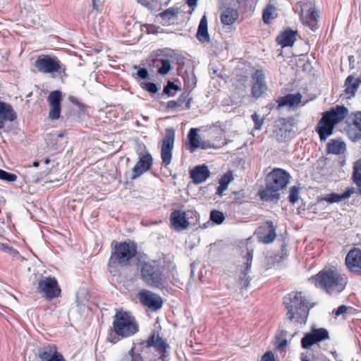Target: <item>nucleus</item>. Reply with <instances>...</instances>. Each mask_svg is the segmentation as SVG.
Instances as JSON below:
<instances>
[{
	"instance_id": "obj_60",
	"label": "nucleus",
	"mask_w": 361,
	"mask_h": 361,
	"mask_svg": "<svg viewBox=\"0 0 361 361\" xmlns=\"http://www.w3.org/2000/svg\"><path fill=\"white\" fill-rule=\"evenodd\" d=\"M34 166H38V163L37 162H34Z\"/></svg>"
},
{
	"instance_id": "obj_28",
	"label": "nucleus",
	"mask_w": 361,
	"mask_h": 361,
	"mask_svg": "<svg viewBox=\"0 0 361 361\" xmlns=\"http://www.w3.org/2000/svg\"><path fill=\"white\" fill-rule=\"evenodd\" d=\"M361 84V77L355 78L353 75H348L345 81V92L348 97H354Z\"/></svg>"
},
{
	"instance_id": "obj_15",
	"label": "nucleus",
	"mask_w": 361,
	"mask_h": 361,
	"mask_svg": "<svg viewBox=\"0 0 361 361\" xmlns=\"http://www.w3.org/2000/svg\"><path fill=\"white\" fill-rule=\"evenodd\" d=\"M62 99V92L59 90L52 91L48 96L47 102L49 104V118L50 119L56 120L59 118Z\"/></svg>"
},
{
	"instance_id": "obj_56",
	"label": "nucleus",
	"mask_w": 361,
	"mask_h": 361,
	"mask_svg": "<svg viewBox=\"0 0 361 361\" xmlns=\"http://www.w3.org/2000/svg\"><path fill=\"white\" fill-rule=\"evenodd\" d=\"M137 1L144 6H147L149 4L147 0H137Z\"/></svg>"
},
{
	"instance_id": "obj_22",
	"label": "nucleus",
	"mask_w": 361,
	"mask_h": 361,
	"mask_svg": "<svg viewBox=\"0 0 361 361\" xmlns=\"http://www.w3.org/2000/svg\"><path fill=\"white\" fill-rule=\"evenodd\" d=\"M17 118L12 106L0 100V130L4 128L6 122H13Z\"/></svg>"
},
{
	"instance_id": "obj_49",
	"label": "nucleus",
	"mask_w": 361,
	"mask_h": 361,
	"mask_svg": "<svg viewBox=\"0 0 361 361\" xmlns=\"http://www.w3.org/2000/svg\"><path fill=\"white\" fill-rule=\"evenodd\" d=\"M178 90V87L176 85H175L173 82H172L171 81H169L166 86L164 87L163 92L166 94L171 96V95H172L171 94V90Z\"/></svg>"
},
{
	"instance_id": "obj_1",
	"label": "nucleus",
	"mask_w": 361,
	"mask_h": 361,
	"mask_svg": "<svg viewBox=\"0 0 361 361\" xmlns=\"http://www.w3.org/2000/svg\"><path fill=\"white\" fill-rule=\"evenodd\" d=\"M316 287L323 289L329 295H337L345 288L346 278L333 269L323 270L310 279Z\"/></svg>"
},
{
	"instance_id": "obj_36",
	"label": "nucleus",
	"mask_w": 361,
	"mask_h": 361,
	"mask_svg": "<svg viewBox=\"0 0 361 361\" xmlns=\"http://www.w3.org/2000/svg\"><path fill=\"white\" fill-rule=\"evenodd\" d=\"M237 12L231 8H228L224 11L221 16V21L224 25H230L233 24L237 19Z\"/></svg>"
},
{
	"instance_id": "obj_55",
	"label": "nucleus",
	"mask_w": 361,
	"mask_h": 361,
	"mask_svg": "<svg viewBox=\"0 0 361 361\" xmlns=\"http://www.w3.org/2000/svg\"><path fill=\"white\" fill-rule=\"evenodd\" d=\"M197 0H187V4L190 7L195 6L197 5Z\"/></svg>"
},
{
	"instance_id": "obj_32",
	"label": "nucleus",
	"mask_w": 361,
	"mask_h": 361,
	"mask_svg": "<svg viewBox=\"0 0 361 361\" xmlns=\"http://www.w3.org/2000/svg\"><path fill=\"white\" fill-rule=\"evenodd\" d=\"M266 224L267 226L268 233L262 236H259V240L264 243V244H269L275 240L276 237V228L271 221H267Z\"/></svg>"
},
{
	"instance_id": "obj_29",
	"label": "nucleus",
	"mask_w": 361,
	"mask_h": 361,
	"mask_svg": "<svg viewBox=\"0 0 361 361\" xmlns=\"http://www.w3.org/2000/svg\"><path fill=\"white\" fill-rule=\"evenodd\" d=\"M140 343L134 344L123 361H144L142 354L146 353L145 348L139 349Z\"/></svg>"
},
{
	"instance_id": "obj_59",
	"label": "nucleus",
	"mask_w": 361,
	"mask_h": 361,
	"mask_svg": "<svg viewBox=\"0 0 361 361\" xmlns=\"http://www.w3.org/2000/svg\"><path fill=\"white\" fill-rule=\"evenodd\" d=\"M109 340H110V341H111V343H115L117 341H116L114 338H109Z\"/></svg>"
},
{
	"instance_id": "obj_42",
	"label": "nucleus",
	"mask_w": 361,
	"mask_h": 361,
	"mask_svg": "<svg viewBox=\"0 0 361 361\" xmlns=\"http://www.w3.org/2000/svg\"><path fill=\"white\" fill-rule=\"evenodd\" d=\"M210 219L216 224H221L224 222L225 216L223 212L213 210L210 213Z\"/></svg>"
},
{
	"instance_id": "obj_18",
	"label": "nucleus",
	"mask_w": 361,
	"mask_h": 361,
	"mask_svg": "<svg viewBox=\"0 0 361 361\" xmlns=\"http://www.w3.org/2000/svg\"><path fill=\"white\" fill-rule=\"evenodd\" d=\"M345 264L348 269L357 275H361V250L353 248L345 257Z\"/></svg>"
},
{
	"instance_id": "obj_17",
	"label": "nucleus",
	"mask_w": 361,
	"mask_h": 361,
	"mask_svg": "<svg viewBox=\"0 0 361 361\" xmlns=\"http://www.w3.org/2000/svg\"><path fill=\"white\" fill-rule=\"evenodd\" d=\"M151 347H154L157 352H163L164 350L169 348V345L159 334L154 332L147 341L140 343L139 349H140V348H145L147 350Z\"/></svg>"
},
{
	"instance_id": "obj_47",
	"label": "nucleus",
	"mask_w": 361,
	"mask_h": 361,
	"mask_svg": "<svg viewBox=\"0 0 361 361\" xmlns=\"http://www.w3.org/2000/svg\"><path fill=\"white\" fill-rule=\"evenodd\" d=\"M252 119L255 123V128L257 130L260 129L264 123V120L261 118L257 113L252 115Z\"/></svg>"
},
{
	"instance_id": "obj_6",
	"label": "nucleus",
	"mask_w": 361,
	"mask_h": 361,
	"mask_svg": "<svg viewBox=\"0 0 361 361\" xmlns=\"http://www.w3.org/2000/svg\"><path fill=\"white\" fill-rule=\"evenodd\" d=\"M115 334L122 338L134 335L138 331L135 319L127 312H116L113 322Z\"/></svg>"
},
{
	"instance_id": "obj_4",
	"label": "nucleus",
	"mask_w": 361,
	"mask_h": 361,
	"mask_svg": "<svg viewBox=\"0 0 361 361\" xmlns=\"http://www.w3.org/2000/svg\"><path fill=\"white\" fill-rule=\"evenodd\" d=\"M114 247L111 251L110 262L122 267L128 266L137 254V245L132 240L113 242Z\"/></svg>"
},
{
	"instance_id": "obj_11",
	"label": "nucleus",
	"mask_w": 361,
	"mask_h": 361,
	"mask_svg": "<svg viewBox=\"0 0 361 361\" xmlns=\"http://www.w3.org/2000/svg\"><path fill=\"white\" fill-rule=\"evenodd\" d=\"M329 338V332L326 329H313L307 333L301 340V345L305 349H309L314 344Z\"/></svg>"
},
{
	"instance_id": "obj_35",
	"label": "nucleus",
	"mask_w": 361,
	"mask_h": 361,
	"mask_svg": "<svg viewBox=\"0 0 361 361\" xmlns=\"http://www.w3.org/2000/svg\"><path fill=\"white\" fill-rule=\"evenodd\" d=\"M188 94H182L179 98L175 101V100H171L167 102V108L168 109H176L181 107L185 103V109L190 108V99L188 100L187 102L186 100L188 99Z\"/></svg>"
},
{
	"instance_id": "obj_2",
	"label": "nucleus",
	"mask_w": 361,
	"mask_h": 361,
	"mask_svg": "<svg viewBox=\"0 0 361 361\" xmlns=\"http://www.w3.org/2000/svg\"><path fill=\"white\" fill-rule=\"evenodd\" d=\"M290 178V174L285 170L274 169L267 176L265 189L259 191L260 198L265 201L278 200V191L286 187Z\"/></svg>"
},
{
	"instance_id": "obj_27",
	"label": "nucleus",
	"mask_w": 361,
	"mask_h": 361,
	"mask_svg": "<svg viewBox=\"0 0 361 361\" xmlns=\"http://www.w3.org/2000/svg\"><path fill=\"white\" fill-rule=\"evenodd\" d=\"M196 37L202 43L210 42V37L208 32L207 18L206 15H204L200 20L196 34Z\"/></svg>"
},
{
	"instance_id": "obj_52",
	"label": "nucleus",
	"mask_w": 361,
	"mask_h": 361,
	"mask_svg": "<svg viewBox=\"0 0 361 361\" xmlns=\"http://www.w3.org/2000/svg\"><path fill=\"white\" fill-rule=\"evenodd\" d=\"M160 354V358L162 361H168L169 353L167 350H164L163 352H158Z\"/></svg>"
},
{
	"instance_id": "obj_41",
	"label": "nucleus",
	"mask_w": 361,
	"mask_h": 361,
	"mask_svg": "<svg viewBox=\"0 0 361 361\" xmlns=\"http://www.w3.org/2000/svg\"><path fill=\"white\" fill-rule=\"evenodd\" d=\"M178 11L177 8H169L163 12L159 16L164 20H170L178 14Z\"/></svg>"
},
{
	"instance_id": "obj_9",
	"label": "nucleus",
	"mask_w": 361,
	"mask_h": 361,
	"mask_svg": "<svg viewBox=\"0 0 361 361\" xmlns=\"http://www.w3.org/2000/svg\"><path fill=\"white\" fill-rule=\"evenodd\" d=\"M38 293L49 300L58 298L61 295V288L55 278L45 277L40 280L37 286Z\"/></svg>"
},
{
	"instance_id": "obj_12",
	"label": "nucleus",
	"mask_w": 361,
	"mask_h": 361,
	"mask_svg": "<svg viewBox=\"0 0 361 361\" xmlns=\"http://www.w3.org/2000/svg\"><path fill=\"white\" fill-rule=\"evenodd\" d=\"M138 299L143 305L153 311L161 309L163 305L161 297L148 290H142L139 292Z\"/></svg>"
},
{
	"instance_id": "obj_25",
	"label": "nucleus",
	"mask_w": 361,
	"mask_h": 361,
	"mask_svg": "<svg viewBox=\"0 0 361 361\" xmlns=\"http://www.w3.org/2000/svg\"><path fill=\"white\" fill-rule=\"evenodd\" d=\"M348 134L350 139L354 142L361 139V111L353 114V124L349 126Z\"/></svg>"
},
{
	"instance_id": "obj_8",
	"label": "nucleus",
	"mask_w": 361,
	"mask_h": 361,
	"mask_svg": "<svg viewBox=\"0 0 361 361\" xmlns=\"http://www.w3.org/2000/svg\"><path fill=\"white\" fill-rule=\"evenodd\" d=\"M35 67L42 73H63L65 74L66 66L61 63L56 56L42 54L38 56L35 61Z\"/></svg>"
},
{
	"instance_id": "obj_10",
	"label": "nucleus",
	"mask_w": 361,
	"mask_h": 361,
	"mask_svg": "<svg viewBox=\"0 0 361 361\" xmlns=\"http://www.w3.org/2000/svg\"><path fill=\"white\" fill-rule=\"evenodd\" d=\"M175 139V130L173 128H168L166 130L164 137L162 140L161 146V159L162 163L167 166L171 163L172 154L171 151L173 147Z\"/></svg>"
},
{
	"instance_id": "obj_45",
	"label": "nucleus",
	"mask_w": 361,
	"mask_h": 361,
	"mask_svg": "<svg viewBox=\"0 0 361 361\" xmlns=\"http://www.w3.org/2000/svg\"><path fill=\"white\" fill-rule=\"evenodd\" d=\"M141 87L142 89L151 94H156L159 90L157 85L154 82H142L141 84Z\"/></svg>"
},
{
	"instance_id": "obj_26",
	"label": "nucleus",
	"mask_w": 361,
	"mask_h": 361,
	"mask_svg": "<svg viewBox=\"0 0 361 361\" xmlns=\"http://www.w3.org/2000/svg\"><path fill=\"white\" fill-rule=\"evenodd\" d=\"M190 175L193 182L199 184L205 181L209 177L210 172L206 165H199L190 171Z\"/></svg>"
},
{
	"instance_id": "obj_23",
	"label": "nucleus",
	"mask_w": 361,
	"mask_h": 361,
	"mask_svg": "<svg viewBox=\"0 0 361 361\" xmlns=\"http://www.w3.org/2000/svg\"><path fill=\"white\" fill-rule=\"evenodd\" d=\"M171 223L172 227L178 231L186 229L190 224L185 213L180 210H175L171 213Z\"/></svg>"
},
{
	"instance_id": "obj_38",
	"label": "nucleus",
	"mask_w": 361,
	"mask_h": 361,
	"mask_svg": "<svg viewBox=\"0 0 361 361\" xmlns=\"http://www.w3.org/2000/svg\"><path fill=\"white\" fill-rule=\"evenodd\" d=\"M233 177L230 173H225L219 180V185L216 190V194L219 196L223 195L224 190L228 188V184L232 181Z\"/></svg>"
},
{
	"instance_id": "obj_5",
	"label": "nucleus",
	"mask_w": 361,
	"mask_h": 361,
	"mask_svg": "<svg viewBox=\"0 0 361 361\" xmlns=\"http://www.w3.org/2000/svg\"><path fill=\"white\" fill-rule=\"evenodd\" d=\"M141 276L142 280L152 288L164 287L166 278L162 274L160 264L157 261L144 262L141 267Z\"/></svg>"
},
{
	"instance_id": "obj_37",
	"label": "nucleus",
	"mask_w": 361,
	"mask_h": 361,
	"mask_svg": "<svg viewBox=\"0 0 361 361\" xmlns=\"http://www.w3.org/2000/svg\"><path fill=\"white\" fill-rule=\"evenodd\" d=\"M353 180L359 188L361 193V159L357 160L353 165Z\"/></svg>"
},
{
	"instance_id": "obj_19",
	"label": "nucleus",
	"mask_w": 361,
	"mask_h": 361,
	"mask_svg": "<svg viewBox=\"0 0 361 361\" xmlns=\"http://www.w3.org/2000/svg\"><path fill=\"white\" fill-rule=\"evenodd\" d=\"M153 159L150 154L142 156L132 169V179H135L147 171L152 165Z\"/></svg>"
},
{
	"instance_id": "obj_14",
	"label": "nucleus",
	"mask_w": 361,
	"mask_h": 361,
	"mask_svg": "<svg viewBox=\"0 0 361 361\" xmlns=\"http://www.w3.org/2000/svg\"><path fill=\"white\" fill-rule=\"evenodd\" d=\"M40 361H66L63 355L58 351L55 345L47 344L37 350Z\"/></svg>"
},
{
	"instance_id": "obj_21",
	"label": "nucleus",
	"mask_w": 361,
	"mask_h": 361,
	"mask_svg": "<svg viewBox=\"0 0 361 361\" xmlns=\"http://www.w3.org/2000/svg\"><path fill=\"white\" fill-rule=\"evenodd\" d=\"M348 114V110L344 106H336L323 113L322 116L335 126L342 121Z\"/></svg>"
},
{
	"instance_id": "obj_51",
	"label": "nucleus",
	"mask_w": 361,
	"mask_h": 361,
	"mask_svg": "<svg viewBox=\"0 0 361 361\" xmlns=\"http://www.w3.org/2000/svg\"><path fill=\"white\" fill-rule=\"evenodd\" d=\"M274 353L271 351L265 353L262 357L261 361H274Z\"/></svg>"
},
{
	"instance_id": "obj_34",
	"label": "nucleus",
	"mask_w": 361,
	"mask_h": 361,
	"mask_svg": "<svg viewBox=\"0 0 361 361\" xmlns=\"http://www.w3.org/2000/svg\"><path fill=\"white\" fill-rule=\"evenodd\" d=\"M188 138L189 141V149L191 152H193L196 149L199 148L200 146L197 129L191 128L188 133Z\"/></svg>"
},
{
	"instance_id": "obj_53",
	"label": "nucleus",
	"mask_w": 361,
	"mask_h": 361,
	"mask_svg": "<svg viewBox=\"0 0 361 361\" xmlns=\"http://www.w3.org/2000/svg\"><path fill=\"white\" fill-rule=\"evenodd\" d=\"M199 148L204 149H209V148H210V144L207 142H200V141Z\"/></svg>"
},
{
	"instance_id": "obj_40",
	"label": "nucleus",
	"mask_w": 361,
	"mask_h": 361,
	"mask_svg": "<svg viewBox=\"0 0 361 361\" xmlns=\"http://www.w3.org/2000/svg\"><path fill=\"white\" fill-rule=\"evenodd\" d=\"M276 11V8L273 5H268L267 7L264 10L262 19L264 23L269 24L271 19L273 18V14Z\"/></svg>"
},
{
	"instance_id": "obj_7",
	"label": "nucleus",
	"mask_w": 361,
	"mask_h": 361,
	"mask_svg": "<svg viewBox=\"0 0 361 361\" xmlns=\"http://www.w3.org/2000/svg\"><path fill=\"white\" fill-rule=\"evenodd\" d=\"M293 9L298 13L304 25L308 26L312 31L317 29L318 14L312 8V0L298 1Z\"/></svg>"
},
{
	"instance_id": "obj_44",
	"label": "nucleus",
	"mask_w": 361,
	"mask_h": 361,
	"mask_svg": "<svg viewBox=\"0 0 361 361\" xmlns=\"http://www.w3.org/2000/svg\"><path fill=\"white\" fill-rule=\"evenodd\" d=\"M299 200V188L293 186L290 190L289 201L292 204L296 203Z\"/></svg>"
},
{
	"instance_id": "obj_20",
	"label": "nucleus",
	"mask_w": 361,
	"mask_h": 361,
	"mask_svg": "<svg viewBox=\"0 0 361 361\" xmlns=\"http://www.w3.org/2000/svg\"><path fill=\"white\" fill-rule=\"evenodd\" d=\"M302 98V96L300 93L288 94L283 97H280L276 100V109L280 110L284 106L295 109L298 107L299 104L301 103Z\"/></svg>"
},
{
	"instance_id": "obj_50",
	"label": "nucleus",
	"mask_w": 361,
	"mask_h": 361,
	"mask_svg": "<svg viewBox=\"0 0 361 361\" xmlns=\"http://www.w3.org/2000/svg\"><path fill=\"white\" fill-rule=\"evenodd\" d=\"M349 309V307L346 305H342L339 306L334 312L335 315L336 317L342 315L345 313H346L347 310Z\"/></svg>"
},
{
	"instance_id": "obj_58",
	"label": "nucleus",
	"mask_w": 361,
	"mask_h": 361,
	"mask_svg": "<svg viewBox=\"0 0 361 361\" xmlns=\"http://www.w3.org/2000/svg\"><path fill=\"white\" fill-rule=\"evenodd\" d=\"M350 65L351 66L353 63L355 61V58L353 56H349L348 57Z\"/></svg>"
},
{
	"instance_id": "obj_57",
	"label": "nucleus",
	"mask_w": 361,
	"mask_h": 361,
	"mask_svg": "<svg viewBox=\"0 0 361 361\" xmlns=\"http://www.w3.org/2000/svg\"><path fill=\"white\" fill-rule=\"evenodd\" d=\"M99 1V0H92V6L94 9L97 8V3Z\"/></svg>"
},
{
	"instance_id": "obj_3",
	"label": "nucleus",
	"mask_w": 361,
	"mask_h": 361,
	"mask_svg": "<svg viewBox=\"0 0 361 361\" xmlns=\"http://www.w3.org/2000/svg\"><path fill=\"white\" fill-rule=\"evenodd\" d=\"M288 318L298 324H305L309 314L308 302L302 292L291 293L284 298Z\"/></svg>"
},
{
	"instance_id": "obj_54",
	"label": "nucleus",
	"mask_w": 361,
	"mask_h": 361,
	"mask_svg": "<svg viewBox=\"0 0 361 361\" xmlns=\"http://www.w3.org/2000/svg\"><path fill=\"white\" fill-rule=\"evenodd\" d=\"M12 249L10 247H8L7 245L0 243V250L7 252V251H10Z\"/></svg>"
},
{
	"instance_id": "obj_39",
	"label": "nucleus",
	"mask_w": 361,
	"mask_h": 361,
	"mask_svg": "<svg viewBox=\"0 0 361 361\" xmlns=\"http://www.w3.org/2000/svg\"><path fill=\"white\" fill-rule=\"evenodd\" d=\"M157 63H161V66L158 68L157 72L160 75H166L171 69V61L167 59H157Z\"/></svg>"
},
{
	"instance_id": "obj_24",
	"label": "nucleus",
	"mask_w": 361,
	"mask_h": 361,
	"mask_svg": "<svg viewBox=\"0 0 361 361\" xmlns=\"http://www.w3.org/2000/svg\"><path fill=\"white\" fill-rule=\"evenodd\" d=\"M334 126L335 125L334 123L322 116L316 128V131L319 134L321 141H325L328 137L333 133Z\"/></svg>"
},
{
	"instance_id": "obj_30",
	"label": "nucleus",
	"mask_w": 361,
	"mask_h": 361,
	"mask_svg": "<svg viewBox=\"0 0 361 361\" xmlns=\"http://www.w3.org/2000/svg\"><path fill=\"white\" fill-rule=\"evenodd\" d=\"M329 154H342L346 150L345 143L340 140H330L326 145Z\"/></svg>"
},
{
	"instance_id": "obj_46",
	"label": "nucleus",
	"mask_w": 361,
	"mask_h": 361,
	"mask_svg": "<svg viewBox=\"0 0 361 361\" xmlns=\"http://www.w3.org/2000/svg\"><path fill=\"white\" fill-rule=\"evenodd\" d=\"M286 334H287L286 331H282L281 333V336L286 337ZM287 344H288V341L286 338L279 337L277 338V343H276L277 348L283 349L286 347Z\"/></svg>"
},
{
	"instance_id": "obj_31",
	"label": "nucleus",
	"mask_w": 361,
	"mask_h": 361,
	"mask_svg": "<svg viewBox=\"0 0 361 361\" xmlns=\"http://www.w3.org/2000/svg\"><path fill=\"white\" fill-rule=\"evenodd\" d=\"M296 32L291 30H285L277 37V42L283 47H291L293 45L296 38Z\"/></svg>"
},
{
	"instance_id": "obj_48",
	"label": "nucleus",
	"mask_w": 361,
	"mask_h": 361,
	"mask_svg": "<svg viewBox=\"0 0 361 361\" xmlns=\"http://www.w3.org/2000/svg\"><path fill=\"white\" fill-rule=\"evenodd\" d=\"M135 69H137L136 75L138 78H140L142 79H147L149 78V73L147 70L145 68H138L137 66H134L133 67Z\"/></svg>"
},
{
	"instance_id": "obj_16",
	"label": "nucleus",
	"mask_w": 361,
	"mask_h": 361,
	"mask_svg": "<svg viewBox=\"0 0 361 361\" xmlns=\"http://www.w3.org/2000/svg\"><path fill=\"white\" fill-rule=\"evenodd\" d=\"M253 252L252 250H247L245 256L244 257V265L237 272V278L240 286L244 288L248 287L250 281V278L247 275L252 265Z\"/></svg>"
},
{
	"instance_id": "obj_33",
	"label": "nucleus",
	"mask_w": 361,
	"mask_h": 361,
	"mask_svg": "<svg viewBox=\"0 0 361 361\" xmlns=\"http://www.w3.org/2000/svg\"><path fill=\"white\" fill-rule=\"evenodd\" d=\"M353 192L354 190L353 188H348L341 195L336 193L329 194L326 195L324 200L329 203L339 202L349 198Z\"/></svg>"
},
{
	"instance_id": "obj_13",
	"label": "nucleus",
	"mask_w": 361,
	"mask_h": 361,
	"mask_svg": "<svg viewBox=\"0 0 361 361\" xmlns=\"http://www.w3.org/2000/svg\"><path fill=\"white\" fill-rule=\"evenodd\" d=\"M252 85L251 90L252 96L259 98L267 90L265 82V75L262 70H257L251 76Z\"/></svg>"
},
{
	"instance_id": "obj_43",
	"label": "nucleus",
	"mask_w": 361,
	"mask_h": 361,
	"mask_svg": "<svg viewBox=\"0 0 361 361\" xmlns=\"http://www.w3.org/2000/svg\"><path fill=\"white\" fill-rule=\"evenodd\" d=\"M17 176L14 173H8L0 169V179L6 182H13L16 180Z\"/></svg>"
}]
</instances>
